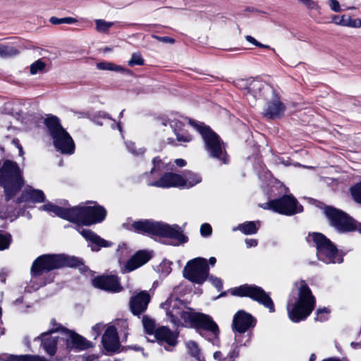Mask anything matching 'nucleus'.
<instances>
[{
	"instance_id": "1",
	"label": "nucleus",
	"mask_w": 361,
	"mask_h": 361,
	"mask_svg": "<svg viewBox=\"0 0 361 361\" xmlns=\"http://www.w3.org/2000/svg\"><path fill=\"white\" fill-rule=\"evenodd\" d=\"M161 306L174 325L180 326L185 323L190 327L207 331L214 339L217 338L219 329L209 315L194 312L182 300L173 295L169 296Z\"/></svg>"
},
{
	"instance_id": "2",
	"label": "nucleus",
	"mask_w": 361,
	"mask_h": 361,
	"mask_svg": "<svg viewBox=\"0 0 361 361\" xmlns=\"http://www.w3.org/2000/svg\"><path fill=\"white\" fill-rule=\"evenodd\" d=\"M132 227L139 233L158 235L176 240L174 245L185 243L188 237L183 234L181 228L177 225H169L152 220H140L133 223Z\"/></svg>"
},
{
	"instance_id": "3",
	"label": "nucleus",
	"mask_w": 361,
	"mask_h": 361,
	"mask_svg": "<svg viewBox=\"0 0 361 361\" xmlns=\"http://www.w3.org/2000/svg\"><path fill=\"white\" fill-rule=\"evenodd\" d=\"M298 286V300L290 307L291 302L287 304L289 319L293 322L305 319L312 312L315 306V298L305 281L295 283Z\"/></svg>"
},
{
	"instance_id": "4",
	"label": "nucleus",
	"mask_w": 361,
	"mask_h": 361,
	"mask_svg": "<svg viewBox=\"0 0 361 361\" xmlns=\"http://www.w3.org/2000/svg\"><path fill=\"white\" fill-rule=\"evenodd\" d=\"M0 185L4 188L6 200H10L24 185L22 172L18 164L6 160L0 169Z\"/></svg>"
},
{
	"instance_id": "5",
	"label": "nucleus",
	"mask_w": 361,
	"mask_h": 361,
	"mask_svg": "<svg viewBox=\"0 0 361 361\" xmlns=\"http://www.w3.org/2000/svg\"><path fill=\"white\" fill-rule=\"evenodd\" d=\"M44 123L56 150L62 154H73L74 142L68 133L61 126L59 119L55 116H51L47 117Z\"/></svg>"
},
{
	"instance_id": "6",
	"label": "nucleus",
	"mask_w": 361,
	"mask_h": 361,
	"mask_svg": "<svg viewBox=\"0 0 361 361\" xmlns=\"http://www.w3.org/2000/svg\"><path fill=\"white\" fill-rule=\"evenodd\" d=\"M190 123L200 133L209 157L219 159L223 164H227L228 159L225 145L219 135L202 123L194 121H190Z\"/></svg>"
},
{
	"instance_id": "7",
	"label": "nucleus",
	"mask_w": 361,
	"mask_h": 361,
	"mask_svg": "<svg viewBox=\"0 0 361 361\" xmlns=\"http://www.w3.org/2000/svg\"><path fill=\"white\" fill-rule=\"evenodd\" d=\"M74 261L73 258L64 255H42L32 263L30 273L32 276H37L44 272H49L63 267H73L75 265Z\"/></svg>"
},
{
	"instance_id": "8",
	"label": "nucleus",
	"mask_w": 361,
	"mask_h": 361,
	"mask_svg": "<svg viewBox=\"0 0 361 361\" xmlns=\"http://www.w3.org/2000/svg\"><path fill=\"white\" fill-rule=\"evenodd\" d=\"M106 216V209L99 205L73 207H71L70 221L90 226L102 222Z\"/></svg>"
},
{
	"instance_id": "9",
	"label": "nucleus",
	"mask_w": 361,
	"mask_h": 361,
	"mask_svg": "<svg viewBox=\"0 0 361 361\" xmlns=\"http://www.w3.org/2000/svg\"><path fill=\"white\" fill-rule=\"evenodd\" d=\"M324 213L329 222V225L338 233H345L357 230L361 233V224L357 223L342 210L326 206L324 209Z\"/></svg>"
},
{
	"instance_id": "10",
	"label": "nucleus",
	"mask_w": 361,
	"mask_h": 361,
	"mask_svg": "<svg viewBox=\"0 0 361 361\" xmlns=\"http://www.w3.org/2000/svg\"><path fill=\"white\" fill-rule=\"evenodd\" d=\"M309 238L314 242L317 252V258L326 264L342 263L343 257L335 245L322 233H314Z\"/></svg>"
},
{
	"instance_id": "11",
	"label": "nucleus",
	"mask_w": 361,
	"mask_h": 361,
	"mask_svg": "<svg viewBox=\"0 0 361 361\" xmlns=\"http://www.w3.org/2000/svg\"><path fill=\"white\" fill-rule=\"evenodd\" d=\"M231 293L240 297H249L269 309L270 312L275 311L271 298L261 287L245 284L233 289Z\"/></svg>"
},
{
	"instance_id": "12",
	"label": "nucleus",
	"mask_w": 361,
	"mask_h": 361,
	"mask_svg": "<svg viewBox=\"0 0 361 361\" xmlns=\"http://www.w3.org/2000/svg\"><path fill=\"white\" fill-rule=\"evenodd\" d=\"M207 260L197 257L190 260L183 269V276L188 280L198 284L203 283L209 276Z\"/></svg>"
},
{
	"instance_id": "13",
	"label": "nucleus",
	"mask_w": 361,
	"mask_h": 361,
	"mask_svg": "<svg viewBox=\"0 0 361 361\" xmlns=\"http://www.w3.org/2000/svg\"><path fill=\"white\" fill-rule=\"evenodd\" d=\"M169 126L173 130L176 138H168V142L173 145L176 141L180 143L189 142L192 140V136L184 129L183 123L177 119H170L167 117H161L157 120V126L159 128Z\"/></svg>"
},
{
	"instance_id": "14",
	"label": "nucleus",
	"mask_w": 361,
	"mask_h": 361,
	"mask_svg": "<svg viewBox=\"0 0 361 361\" xmlns=\"http://www.w3.org/2000/svg\"><path fill=\"white\" fill-rule=\"evenodd\" d=\"M274 211L287 216H291L302 211V207L298 204L297 200L292 195H284L281 198L271 200Z\"/></svg>"
},
{
	"instance_id": "15",
	"label": "nucleus",
	"mask_w": 361,
	"mask_h": 361,
	"mask_svg": "<svg viewBox=\"0 0 361 361\" xmlns=\"http://www.w3.org/2000/svg\"><path fill=\"white\" fill-rule=\"evenodd\" d=\"M235 85L237 87L245 92L250 102H254L259 96L260 92L264 86L262 81L252 78L239 79L236 81Z\"/></svg>"
},
{
	"instance_id": "16",
	"label": "nucleus",
	"mask_w": 361,
	"mask_h": 361,
	"mask_svg": "<svg viewBox=\"0 0 361 361\" xmlns=\"http://www.w3.org/2000/svg\"><path fill=\"white\" fill-rule=\"evenodd\" d=\"M51 324L53 325V329L49 330L48 332L42 333L40 336L36 337L34 341L40 340L42 341V345L46 353L50 356H53L56 352L59 336H50L49 334L55 333L59 329L61 330L62 327H61L60 325H58L54 319L51 320Z\"/></svg>"
},
{
	"instance_id": "17",
	"label": "nucleus",
	"mask_w": 361,
	"mask_h": 361,
	"mask_svg": "<svg viewBox=\"0 0 361 361\" xmlns=\"http://www.w3.org/2000/svg\"><path fill=\"white\" fill-rule=\"evenodd\" d=\"M154 338L167 351H172L178 343V334L173 332L166 326L157 328L154 332Z\"/></svg>"
},
{
	"instance_id": "18",
	"label": "nucleus",
	"mask_w": 361,
	"mask_h": 361,
	"mask_svg": "<svg viewBox=\"0 0 361 361\" xmlns=\"http://www.w3.org/2000/svg\"><path fill=\"white\" fill-rule=\"evenodd\" d=\"M256 324L255 319L249 313L240 310L234 316L233 319V328L240 336L249 330L250 328L255 327Z\"/></svg>"
},
{
	"instance_id": "19",
	"label": "nucleus",
	"mask_w": 361,
	"mask_h": 361,
	"mask_svg": "<svg viewBox=\"0 0 361 361\" xmlns=\"http://www.w3.org/2000/svg\"><path fill=\"white\" fill-rule=\"evenodd\" d=\"M150 300L151 296L146 290H141L133 295L129 300V306L131 312L134 315H140L145 312Z\"/></svg>"
},
{
	"instance_id": "20",
	"label": "nucleus",
	"mask_w": 361,
	"mask_h": 361,
	"mask_svg": "<svg viewBox=\"0 0 361 361\" xmlns=\"http://www.w3.org/2000/svg\"><path fill=\"white\" fill-rule=\"evenodd\" d=\"M92 284L96 288L111 293H118L123 289L118 278L112 275L97 276L92 280Z\"/></svg>"
},
{
	"instance_id": "21",
	"label": "nucleus",
	"mask_w": 361,
	"mask_h": 361,
	"mask_svg": "<svg viewBox=\"0 0 361 361\" xmlns=\"http://www.w3.org/2000/svg\"><path fill=\"white\" fill-rule=\"evenodd\" d=\"M286 106L278 97L269 101L263 110V114L268 118L275 119L284 115Z\"/></svg>"
},
{
	"instance_id": "22",
	"label": "nucleus",
	"mask_w": 361,
	"mask_h": 361,
	"mask_svg": "<svg viewBox=\"0 0 361 361\" xmlns=\"http://www.w3.org/2000/svg\"><path fill=\"white\" fill-rule=\"evenodd\" d=\"M61 333L64 335V338L67 341L71 342L72 347L74 348L82 350L92 347L90 341L73 331L61 328Z\"/></svg>"
},
{
	"instance_id": "23",
	"label": "nucleus",
	"mask_w": 361,
	"mask_h": 361,
	"mask_svg": "<svg viewBox=\"0 0 361 361\" xmlns=\"http://www.w3.org/2000/svg\"><path fill=\"white\" fill-rule=\"evenodd\" d=\"M152 257V252L139 250L128 260L125 268L128 271H132L146 264Z\"/></svg>"
},
{
	"instance_id": "24",
	"label": "nucleus",
	"mask_w": 361,
	"mask_h": 361,
	"mask_svg": "<svg viewBox=\"0 0 361 361\" xmlns=\"http://www.w3.org/2000/svg\"><path fill=\"white\" fill-rule=\"evenodd\" d=\"M182 176L173 173H166L158 180L149 183L150 186L158 188H181Z\"/></svg>"
},
{
	"instance_id": "25",
	"label": "nucleus",
	"mask_w": 361,
	"mask_h": 361,
	"mask_svg": "<svg viewBox=\"0 0 361 361\" xmlns=\"http://www.w3.org/2000/svg\"><path fill=\"white\" fill-rule=\"evenodd\" d=\"M78 231L84 238L92 243V251H98L101 247H108L111 245V243L102 238L90 229H79Z\"/></svg>"
},
{
	"instance_id": "26",
	"label": "nucleus",
	"mask_w": 361,
	"mask_h": 361,
	"mask_svg": "<svg viewBox=\"0 0 361 361\" xmlns=\"http://www.w3.org/2000/svg\"><path fill=\"white\" fill-rule=\"evenodd\" d=\"M102 341L104 348L107 351L115 352L118 349L119 341L116 329L114 326H111L106 329L102 336Z\"/></svg>"
},
{
	"instance_id": "27",
	"label": "nucleus",
	"mask_w": 361,
	"mask_h": 361,
	"mask_svg": "<svg viewBox=\"0 0 361 361\" xmlns=\"http://www.w3.org/2000/svg\"><path fill=\"white\" fill-rule=\"evenodd\" d=\"M45 196L42 190L29 188L23 192L21 196L18 198L17 202L20 203L28 200L43 202Z\"/></svg>"
},
{
	"instance_id": "28",
	"label": "nucleus",
	"mask_w": 361,
	"mask_h": 361,
	"mask_svg": "<svg viewBox=\"0 0 361 361\" xmlns=\"http://www.w3.org/2000/svg\"><path fill=\"white\" fill-rule=\"evenodd\" d=\"M40 209L48 212H53L59 217L70 221L71 207L63 208L51 203H47L41 206Z\"/></svg>"
},
{
	"instance_id": "29",
	"label": "nucleus",
	"mask_w": 361,
	"mask_h": 361,
	"mask_svg": "<svg viewBox=\"0 0 361 361\" xmlns=\"http://www.w3.org/2000/svg\"><path fill=\"white\" fill-rule=\"evenodd\" d=\"M202 182V177L200 174L187 171L182 176L181 188H190Z\"/></svg>"
},
{
	"instance_id": "30",
	"label": "nucleus",
	"mask_w": 361,
	"mask_h": 361,
	"mask_svg": "<svg viewBox=\"0 0 361 361\" xmlns=\"http://www.w3.org/2000/svg\"><path fill=\"white\" fill-rule=\"evenodd\" d=\"M0 360L4 361H48L39 355H8L6 359L0 357Z\"/></svg>"
},
{
	"instance_id": "31",
	"label": "nucleus",
	"mask_w": 361,
	"mask_h": 361,
	"mask_svg": "<svg viewBox=\"0 0 361 361\" xmlns=\"http://www.w3.org/2000/svg\"><path fill=\"white\" fill-rule=\"evenodd\" d=\"M259 224L257 226L255 221H247L245 223L239 224L238 227L233 228V231L239 230L245 235H252L257 232L259 229Z\"/></svg>"
},
{
	"instance_id": "32",
	"label": "nucleus",
	"mask_w": 361,
	"mask_h": 361,
	"mask_svg": "<svg viewBox=\"0 0 361 361\" xmlns=\"http://www.w3.org/2000/svg\"><path fill=\"white\" fill-rule=\"evenodd\" d=\"M97 68L102 71H111L114 72L125 73L127 70L118 65L111 62L102 61L97 63Z\"/></svg>"
},
{
	"instance_id": "33",
	"label": "nucleus",
	"mask_w": 361,
	"mask_h": 361,
	"mask_svg": "<svg viewBox=\"0 0 361 361\" xmlns=\"http://www.w3.org/2000/svg\"><path fill=\"white\" fill-rule=\"evenodd\" d=\"M235 343L232 345V350L228 353L225 359H228L230 361H234L239 356V345H245L246 343H243L240 338V336L237 334L235 336Z\"/></svg>"
},
{
	"instance_id": "34",
	"label": "nucleus",
	"mask_w": 361,
	"mask_h": 361,
	"mask_svg": "<svg viewBox=\"0 0 361 361\" xmlns=\"http://www.w3.org/2000/svg\"><path fill=\"white\" fill-rule=\"evenodd\" d=\"M186 347L188 353L195 357L198 361H204V357H200V349L198 345L193 341L186 342Z\"/></svg>"
},
{
	"instance_id": "35",
	"label": "nucleus",
	"mask_w": 361,
	"mask_h": 361,
	"mask_svg": "<svg viewBox=\"0 0 361 361\" xmlns=\"http://www.w3.org/2000/svg\"><path fill=\"white\" fill-rule=\"evenodd\" d=\"M12 243V236L7 232L0 231V251L8 250Z\"/></svg>"
},
{
	"instance_id": "36",
	"label": "nucleus",
	"mask_w": 361,
	"mask_h": 361,
	"mask_svg": "<svg viewBox=\"0 0 361 361\" xmlns=\"http://www.w3.org/2000/svg\"><path fill=\"white\" fill-rule=\"evenodd\" d=\"M142 324L145 332L148 335L154 336V332L157 329L154 321L146 316H144L142 318Z\"/></svg>"
},
{
	"instance_id": "37",
	"label": "nucleus",
	"mask_w": 361,
	"mask_h": 361,
	"mask_svg": "<svg viewBox=\"0 0 361 361\" xmlns=\"http://www.w3.org/2000/svg\"><path fill=\"white\" fill-rule=\"evenodd\" d=\"M19 51L13 47H8L0 44V56L11 57L18 55Z\"/></svg>"
},
{
	"instance_id": "38",
	"label": "nucleus",
	"mask_w": 361,
	"mask_h": 361,
	"mask_svg": "<svg viewBox=\"0 0 361 361\" xmlns=\"http://www.w3.org/2000/svg\"><path fill=\"white\" fill-rule=\"evenodd\" d=\"M114 24L113 22H107L102 19L95 20L96 29L99 32H107Z\"/></svg>"
},
{
	"instance_id": "39",
	"label": "nucleus",
	"mask_w": 361,
	"mask_h": 361,
	"mask_svg": "<svg viewBox=\"0 0 361 361\" xmlns=\"http://www.w3.org/2000/svg\"><path fill=\"white\" fill-rule=\"evenodd\" d=\"M49 22L53 25H60L62 23L74 24L78 22V20L73 17H66L59 18L55 16H52L50 18Z\"/></svg>"
},
{
	"instance_id": "40",
	"label": "nucleus",
	"mask_w": 361,
	"mask_h": 361,
	"mask_svg": "<svg viewBox=\"0 0 361 361\" xmlns=\"http://www.w3.org/2000/svg\"><path fill=\"white\" fill-rule=\"evenodd\" d=\"M350 192L353 200L361 204V182L350 188Z\"/></svg>"
},
{
	"instance_id": "41",
	"label": "nucleus",
	"mask_w": 361,
	"mask_h": 361,
	"mask_svg": "<svg viewBox=\"0 0 361 361\" xmlns=\"http://www.w3.org/2000/svg\"><path fill=\"white\" fill-rule=\"evenodd\" d=\"M128 66L133 67L135 66H142L144 64V59L140 52H135L132 54L131 59L128 62Z\"/></svg>"
},
{
	"instance_id": "42",
	"label": "nucleus",
	"mask_w": 361,
	"mask_h": 361,
	"mask_svg": "<svg viewBox=\"0 0 361 361\" xmlns=\"http://www.w3.org/2000/svg\"><path fill=\"white\" fill-rule=\"evenodd\" d=\"M45 63L39 59L30 66V73L35 75L39 71H42L45 68Z\"/></svg>"
},
{
	"instance_id": "43",
	"label": "nucleus",
	"mask_w": 361,
	"mask_h": 361,
	"mask_svg": "<svg viewBox=\"0 0 361 361\" xmlns=\"http://www.w3.org/2000/svg\"><path fill=\"white\" fill-rule=\"evenodd\" d=\"M126 145L128 151L135 156L142 155L145 152V149L142 148L136 149L135 147V143L131 141L126 142Z\"/></svg>"
},
{
	"instance_id": "44",
	"label": "nucleus",
	"mask_w": 361,
	"mask_h": 361,
	"mask_svg": "<svg viewBox=\"0 0 361 361\" xmlns=\"http://www.w3.org/2000/svg\"><path fill=\"white\" fill-rule=\"evenodd\" d=\"M329 310L326 307L318 309L317 311V315L314 318L316 321L324 322L328 319V314Z\"/></svg>"
},
{
	"instance_id": "45",
	"label": "nucleus",
	"mask_w": 361,
	"mask_h": 361,
	"mask_svg": "<svg viewBox=\"0 0 361 361\" xmlns=\"http://www.w3.org/2000/svg\"><path fill=\"white\" fill-rule=\"evenodd\" d=\"M212 233V226L207 223L202 224L200 226V233L202 237H208Z\"/></svg>"
},
{
	"instance_id": "46",
	"label": "nucleus",
	"mask_w": 361,
	"mask_h": 361,
	"mask_svg": "<svg viewBox=\"0 0 361 361\" xmlns=\"http://www.w3.org/2000/svg\"><path fill=\"white\" fill-rule=\"evenodd\" d=\"M208 278L209 281L218 290V291H220L223 288L222 281L220 278L214 276H208Z\"/></svg>"
},
{
	"instance_id": "47",
	"label": "nucleus",
	"mask_w": 361,
	"mask_h": 361,
	"mask_svg": "<svg viewBox=\"0 0 361 361\" xmlns=\"http://www.w3.org/2000/svg\"><path fill=\"white\" fill-rule=\"evenodd\" d=\"M104 328V325L98 323L92 326V336L94 337V339H97V337L100 335L101 332L103 331Z\"/></svg>"
},
{
	"instance_id": "48",
	"label": "nucleus",
	"mask_w": 361,
	"mask_h": 361,
	"mask_svg": "<svg viewBox=\"0 0 361 361\" xmlns=\"http://www.w3.org/2000/svg\"><path fill=\"white\" fill-rule=\"evenodd\" d=\"M245 39L248 42L251 43L252 44H253L256 47H261V48L270 49V47L269 45L263 44L257 42L253 37H252L250 35L245 36Z\"/></svg>"
},
{
	"instance_id": "49",
	"label": "nucleus",
	"mask_w": 361,
	"mask_h": 361,
	"mask_svg": "<svg viewBox=\"0 0 361 361\" xmlns=\"http://www.w3.org/2000/svg\"><path fill=\"white\" fill-rule=\"evenodd\" d=\"M152 37L159 42H163V43L173 44L175 42V40L173 38H171L169 37H160V36L153 35Z\"/></svg>"
},
{
	"instance_id": "50",
	"label": "nucleus",
	"mask_w": 361,
	"mask_h": 361,
	"mask_svg": "<svg viewBox=\"0 0 361 361\" xmlns=\"http://www.w3.org/2000/svg\"><path fill=\"white\" fill-rule=\"evenodd\" d=\"M346 26L351 27H360L361 20L360 19H349L347 23H345Z\"/></svg>"
},
{
	"instance_id": "51",
	"label": "nucleus",
	"mask_w": 361,
	"mask_h": 361,
	"mask_svg": "<svg viewBox=\"0 0 361 361\" xmlns=\"http://www.w3.org/2000/svg\"><path fill=\"white\" fill-rule=\"evenodd\" d=\"M304 5L308 8V9H311V10H315V11H319L320 7L317 4V3H316L315 1H312V0H307L305 4Z\"/></svg>"
},
{
	"instance_id": "52",
	"label": "nucleus",
	"mask_w": 361,
	"mask_h": 361,
	"mask_svg": "<svg viewBox=\"0 0 361 361\" xmlns=\"http://www.w3.org/2000/svg\"><path fill=\"white\" fill-rule=\"evenodd\" d=\"M329 6L331 9L334 12L341 11V6L339 2L337 0H329Z\"/></svg>"
},
{
	"instance_id": "53",
	"label": "nucleus",
	"mask_w": 361,
	"mask_h": 361,
	"mask_svg": "<svg viewBox=\"0 0 361 361\" xmlns=\"http://www.w3.org/2000/svg\"><path fill=\"white\" fill-rule=\"evenodd\" d=\"M343 17L344 16H342L341 18L338 16H334L333 18V23H335L336 25L346 26V25L344 23H347V21L344 20Z\"/></svg>"
},
{
	"instance_id": "54",
	"label": "nucleus",
	"mask_w": 361,
	"mask_h": 361,
	"mask_svg": "<svg viewBox=\"0 0 361 361\" xmlns=\"http://www.w3.org/2000/svg\"><path fill=\"white\" fill-rule=\"evenodd\" d=\"M245 242L248 248L257 245V240L256 239H245Z\"/></svg>"
},
{
	"instance_id": "55",
	"label": "nucleus",
	"mask_w": 361,
	"mask_h": 361,
	"mask_svg": "<svg viewBox=\"0 0 361 361\" xmlns=\"http://www.w3.org/2000/svg\"><path fill=\"white\" fill-rule=\"evenodd\" d=\"M153 164H154V167L152 169L151 173H153L157 169H159L160 164H161V160L159 159L158 158H154L153 159Z\"/></svg>"
},
{
	"instance_id": "56",
	"label": "nucleus",
	"mask_w": 361,
	"mask_h": 361,
	"mask_svg": "<svg viewBox=\"0 0 361 361\" xmlns=\"http://www.w3.org/2000/svg\"><path fill=\"white\" fill-rule=\"evenodd\" d=\"M213 357L215 360H219V361H221L223 360V355L221 351H216L214 353Z\"/></svg>"
},
{
	"instance_id": "57",
	"label": "nucleus",
	"mask_w": 361,
	"mask_h": 361,
	"mask_svg": "<svg viewBox=\"0 0 361 361\" xmlns=\"http://www.w3.org/2000/svg\"><path fill=\"white\" fill-rule=\"evenodd\" d=\"M175 163L176 164L177 166H178L180 167H183V166H185L186 165L185 160H184L183 159H176L175 160Z\"/></svg>"
},
{
	"instance_id": "58",
	"label": "nucleus",
	"mask_w": 361,
	"mask_h": 361,
	"mask_svg": "<svg viewBox=\"0 0 361 361\" xmlns=\"http://www.w3.org/2000/svg\"><path fill=\"white\" fill-rule=\"evenodd\" d=\"M271 200L262 204L261 207L264 209H271L274 211V207L272 206V204H271Z\"/></svg>"
},
{
	"instance_id": "59",
	"label": "nucleus",
	"mask_w": 361,
	"mask_h": 361,
	"mask_svg": "<svg viewBox=\"0 0 361 361\" xmlns=\"http://www.w3.org/2000/svg\"><path fill=\"white\" fill-rule=\"evenodd\" d=\"M82 361H98V359L94 356H89L87 357L83 358Z\"/></svg>"
},
{
	"instance_id": "60",
	"label": "nucleus",
	"mask_w": 361,
	"mask_h": 361,
	"mask_svg": "<svg viewBox=\"0 0 361 361\" xmlns=\"http://www.w3.org/2000/svg\"><path fill=\"white\" fill-rule=\"evenodd\" d=\"M216 262V259L215 257H211L209 259V263L212 265V266H214Z\"/></svg>"
},
{
	"instance_id": "61",
	"label": "nucleus",
	"mask_w": 361,
	"mask_h": 361,
	"mask_svg": "<svg viewBox=\"0 0 361 361\" xmlns=\"http://www.w3.org/2000/svg\"><path fill=\"white\" fill-rule=\"evenodd\" d=\"M351 345L353 348L361 347V341L360 342H352Z\"/></svg>"
},
{
	"instance_id": "62",
	"label": "nucleus",
	"mask_w": 361,
	"mask_h": 361,
	"mask_svg": "<svg viewBox=\"0 0 361 361\" xmlns=\"http://www.w3.org/2000/svg\"><path fill=\"white\" fill-rule=\"evenodd\" d=\"M322 361H341V360L338 359H336V358H329V359L323 360Z\"/></svg>"
},
{
	"instance_id": "63",
	"label": "nucleus",
	"mask_w": 361,
	"mask_h": 361,
	"mask_svg": "<svg viewBox=\"0 0 361 361\" xmlns=\"http://www.w3.org/2000/svg\"><path fill=\"white\" fill-rule=\"evenodd\" d=\"M316 359V355L314 354H312L310 357V361H314Z\"/></svg>"
},
{
	"instance_id": "64",
	"label": "nucleus",
	"mask_w": 361,
	"mask_h": 361,
	"mask_svg": "<svg viewBox=\"0 0 361 361\" xmlns=\"http://www.w3.org/2000/svg\"><path fill=\"white\" fill-rule=\"evenodd\" d=\"M25 343L27 346H30V343L27 338H25Z\"/></svg>"
}]
</instances>
